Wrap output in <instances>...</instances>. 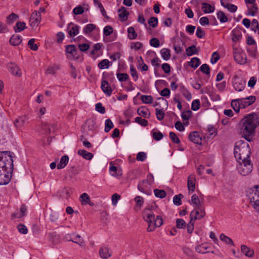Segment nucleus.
<instances>
[{"label":"nucleus","mask_w":259,"mask_h":259,"mask_svg":"<svg viewBox=\"0 0 259 259\" xmlns=\"http://www.w3.org/2000/svg\"><path fill=\"white\" fill-rule=\"evenodd\" d=\"M148 24L152 27H156L158 25V19L154 17L150 18L148 20Z\"/></svg>","instance_id":"338daca9"},{"label":"nucleus","mask_w":259,"mask_h":259,"mask_svg":"<svg viewBox=\"0 0 259 259\" xmlns=\"http://www.w3.org/2000/svg\"><path fill=\"white\" fill-rule=\"evenodd\" d=\"M17 228L18 231L21 234H26L28 232V230L26 227L23 224H19Z\"/></svg>","instance_id":"69168bd1"},{"label":"nucleus","mask_w":259,"mask_h":259,"mask_svg":"<svg viewBox=\"0 0 259 259\" xmlns=\"http://www.w3.org/2000/svg\"><path fill=\"white\" fill-rule=\"evenodd\" d=\"M8 67L11 73L15 76L20 77L22 75V72L18 65L15 63L10 62L8 64Z\"/></svg>","instance_id":"ddd939ff"},{"label":"nucleus","mask_w":259,"mask_h":259,"mask_svg":"<svg viewBox=\"0 0 259 259\" xmlns=\"http://www.w3.org/2000/svg\"><path fill=\"white\" fill-rule=\"evenodd\" d=\"M247 52L248 55L252 58H256L257 55V51L256 46H249L247 48Z\"/></svg>","instance_id":"7c9ffc66"},{"label":"nucleus","mask_w":259,"mask_h":259,"mask_svg":"<svg viewBox=\"0 0 259 259\" xmlns=\"http://www.w3.org/2000/svg\"><path fill=\"white\" fill-rule=\"evenodd\" d=\"M80 27L72 22L69 23L67 27V32L69 37H73L77 35L79 31Z\"/></svg>","instance_id":"9b49d317"},{"label":"nucleus","mask_w":259,"mask_h":259,"mask_svg":"<svg viewBox=\"0 0 259 259\" xmlns=\"http://www.w3.org/2000/svg\"><path fill=\"white\" fill-rule=\"evenodd\" d=\"M110 174L117 178H120L122 175V169L120 167L112 165L109 168Z\"/></svg>","instance_id":"a211bd4d"},{"label":"nucleus","mask_w":259,"mask_h":259,"mask_svg":"<svg viewBox=\"0 0 259 259\" xmlns=\"http://www.w3.org/2000/svg\"><path fill=\"white\" fill-rule=\"evenodd\" d=\"M143 217L144 220L148 223L147 228L148 232H152L156 227H159L163 224L161 217L157 215L155 218L154 210L152 209H145L143 212Z\"/></svg>","instance_id":"7ed1b4c3"},{"label":"nucleus","mask_w":259,"mask_h":259,"mask_svg":"<svg viewBox=\"0 0 259 259\" xmlns=\"http://www.w3.org/2000/svg\"><path fill=\"white\" fill-rule=\"evenodd\" d=\"M200 70L204 73H205L207 75L210 74V68L209 66L206 64H202L200 67Z\"/></svg>","instance_id":"774afa93"},{"label":"nucleus","mask_w":259,"mask_h":259,"mask_svg":"<svg viewBox=\"0 0 259 259\" xmlns=\"http://www.w3.org/2000/svg\"><path fill=\"white\" fill-rule=\"evenodd\" d=\"M156 115L158 120H161L164 118V112L162 109H156Z\"/></svg>","instance_id":"e2e57ef3"},{"label":"nucleus","mask_w":259,"mask_h":259,"mask_svg":"<svg viewBox=\"0 0 259 259\" xmlns=\"http://www.w3.org/2000/svg\"><path fill=\"white\" fill-rule=\"evenodd\" d=\"M251 29L254 32H257L259 34V25L258 21L256 19H253L251 25Z\"/></svg>","instance_id":"680f3d73"},{"label":"nucleus","mask_w":259,"mask_h":259,"mask_svg":"<svg viewBox=\"0 0 259 259\" xmlns=\"http://www.w3.org/2000/svg\"><path fill=\"white\" fill-rule=\"evenodd\" d=\"M232 35V41L234 42L239 41L242 38V33L241 28L239 27L235 28L231 32Z\"/></svg>","instance_id":"dca6fc26"},{"label":"nucleus","mask_w":259,"mask_h":259,"mask_svg":"<svg viewBox=\"0 0 259 259\" xmlns=\"http://www.w3.org/2000/svg\"><path fill=\"white\" fill-rule=\"evenodd\" d=\"M160 54L162 58L165 60H168L170 59L171 55L170 50L166 48H163L160 51Z\"/></svg>","instance_id":"c9c22d12"},{"label":"nucleus","mask_w":259,"mask_h":259,"mask_svg":"<svg viewBox=\"0 0 259 259\" xmlns=\"http://www.w3.org/2000/svg\"><path fill=\"white\" fill-rule=\"evenodd\" d=\"M183 45V41L180 38L175 41L174 48L177 53H180L182 51Z\"/></svg>","instance_id":"393cba45"},{"label":"nucleus","mask_w":259,"mask_h":259,"mask_svg":"<svg viewBox=\"0 0 259 259\" xmlns=\"http://www.w3.org/2000/svg\"><path fill=\"white\" fill-rule=\"evenodd\" d=\"M240 99H235L233 100L231 102V107L234 110V111L238 113L240 111V109L241 108V104H240V102L239 101Z\"/></svg>","instance_id":"473e14b6"},{"label":"nucleus","mask_w":259,"mask_h":259,"mask_svg":"<svg viewBox=\"0 0 259 259\" xmlns=\"http://www.w3.org/2000/svg\"><path fill=\"white\" fill-rule=\"evenodd\" d=\"M84 10L87 11L88 9L85 7H82L79 5L73 9V13L75 15H80L83 13Z\"/></svg>","instance_id":"79ce46f5"},{"label":"nucleus","mask_w":259,"mask_h":259,"mask_svg":"<svg viewBox=\"0 0 259 259\" xmlns=\"http://www.w3.org/2000/svg\"><path fill=\"white\" fill-rule=\"evenodd\" d=\"M150 185L143 180L139 183L138 188L139 191L146 194H150L151 193Z\"/></svg>","instance_id":"4468645a"},{"label":"nucleus","mask_w":259,"mask_h":259,"mask_svg":"<svg viewBox=\"0 0 259 259\" xmlns=\"http://www.w3.org/2000/svg\"><path fill=\"white\" fill-rule=\"evenodd\" d=\"M19 16L18 15L12 13L7 17V23L8 24H12L14 21L17 20Z\"/></svg>","instance_id":"ea45409f"},{"label":"nucleus","mask_w":259,"mask_h":259,"mask_svg":"<svg viewBox=\"0 0 259 259\" xmlns=\"http://www.w3.org/2000/svg\"><path fill=\"white\" fill-rule=\"evenodd\" d=\"M78 51L76 49L75 45H69L65 47V55L68 59L74 60L78 59Z\"/></svg>","instance_id":"0eeeda50"},{"label":"nucleus","mask_w":259,"mask_h":259,"mask_svg":"<svg viewBox=\"0 0 259 259\" xmlns=\"http://www.w3.org/2000/svg\"><path fill=\"white\" fill-rule=\"evenodd\" d=\"M205 214V212L203 205L195 207L194 210L190 213V219H192L194 221L200 220L203 218Z\"/></svg>","instance_id":"1a4fd4ad"},{"label":"nucleus","mask_w":259,"mask_h":259,"mask_svg":"<svg viewBox=\"0 0 259 259\" xmlns=\"http://www.w3.org/2000/svg\"><path fill=\"white\" fill-rule=\"evenodd\" d=\"M250 149L248 144L239 141L236 143L234 147V157L237 162H251L250 159Z\"/></svg>","instance_id":"f03ea898"},{"label":"nucleus","mask_w":259,"mask_h":259,"mask_svg":"<svg viewBox=\"0 0 259 259\" xmlns=\"http://www.w3.org/2000/svg\"><path fill=\"white\" fill-rule=\"evenodd\" d=\"M220 238L222 241L225 242L226 243L234 245L232 240L229 237L226 236L225 234H221L220 236Z\"/></svg>","instance_id":"3c124183"},{"label":"nucleus","mask_w":259,"mask_h":259,"mask_svg":"<svg viewBox=\"0 0 259 259\" xmlns=\"http://www.w3.org/2000/svg\"><path fill=\"white\" fill-rule=\"evenodd\" d=\"M253 168L252 163H238L237 169L238 172L242 176H246L250 174Z\"/></svg>","instance_id":"6e6552de"},{"label":"nucleus","mask_w":259,"mask_h":259,"mask_svg":"<svg viewBox=\"0 0 259 259\" xmlns=\"http://www.w3.org/2000/svg\"><path fill=\"white\" fill-rule=\"evenodd\" d=\"M41 128L44 134H49L51 132V128L47 122L42 123Z\"/></svg>","instance_id":"13d9d810"},{"label":"nucleus","mask_w":259,"mask_h":259,"mask_svg":"<svg viewBox=\"0 0 259 259\" xmlns=\"http://www.w3.org/2000/svg\"><path fill=\"white\" fill-rule=\"evenodd\" d=\"M137 113L139 115L145 118H148L150 114L149 110L143 107L138 108Z\"/></svg>","instance_id":"c756f323"},{"label":"nucleus","mask_w":259,"mask_h":259,"mask_svg":"<svg viewBox=\"0 0 259 259\" xmlns=\"http://www.w3.org/2000/svg\"><path fill=\"white\" fill-rule=\"evenodd\" d=\"M196 178L194 174L190 175L188 178L187 186L189 192H193L195 189Z\"/></svg>","instance_id":"2eb2a0df"},{"label":"nucleus","mask_w":259,"mask_h":259,"mask_svg":"<svg viewBox=\"0 0 259 259\" xmlns=\"http://www.w3.org/2000/svg\"><path fill=\"white\" fill-rule=\"evenodd\" d=\"M72 242L78 244L81 246H83L84 245L83 240L81 238L80 236L79 235H76L74 238V240H72Z\"/></svg>","instance_id":"0e129e2a"},{"label":"nucleus","mask_w":259,"mask_h":259,"mask_svg":"<svg viewBox=\"0 0 259 259\" xmlns=\"http://www.w3.org/2000/svg\"><path fill=\"white\" fill-rule=\"evenodd\" d=\"M41 15L40 12L37 11H34L31 15L29 24L32 28L35 27L38 25L40 22Z\"/></svg>","instance_id":"9d476101"},{"label":"nucleus","mask_w":259,"mask_h":259,"mask_svg":"<svg viewBox=\"0 0 259 259\" xmlns=\"http://www.w3.org/2000/svg\"><path fill=\"white\" fill-rule=\"evenodd\" d=\"M13 166V163H2V167L0 170V185H6L9 183Z\"/></svg>","instance_id":"20e7f679"},{"label":"nucleus","mask_w":259,"mask_h":259,"mask_svg":"<svg viewBox=\"0 0 259 259\" xmlns=\"http://www.w3.org/2000/svg\"><path fill=\"white\" fill-rule=\"evenodd\" d=\"M241 250L246 256L248 257H251L254 255V250L245 245H241Z\"/></svg>","instance_id":"b1692460"},{"label":"nucleus","mask_w":259,"mask_h":259,"mask_svg":"<svg viewBox=\"0 0 259 259\" xmlns=\"http://www.w3.org/2000/svg\"><path fill=\"white\" fill-rule=\"evenodd\" d=\"M109 63L108 59H103L98 63V66L101 69H107L109 67Z\"/></svg>","instance_id":"37998d69"},{"label":"nucleus","mask_w":259,"mask_h":259,"mask_svg":"<svg viewBox=\"0 0 259 259\" xmlns=\"http://www.w3.org/2000/svg\"><path fill=\"white\" fill-rule=\"evenodd\" d=\"M14 153L10 151L0 152V160H3L6 158L7 162H13Z\"/></svg>","instance_id":"412c9836"},{"label":"nucleus","mask_w":259,"mask_h":259,"mask_svg":"<svg viewBox=\"0 0 259 259\" xmlns=\"http://www.w3.org/2000/svg\"><path fill=\"white\" fill-rule=\"evenodd\" d=\"M186 52L188 56H192V55L197 53V51L195 46H191L189 47L186 49Z\"/></svg>","instance_id":"052dcab7"},{"label":"nucleus","mask_w":259,"mask_h":259,"mask_svg":"<svg viewBox=\"0 0 259 259\" xmlns=\"http://www.w3.org/2000/svg\"><path fill=\"white\" fill-rule=\"evenodd\" d=\"M234 60L238 64H244L247 63L246 54L239 45L235 44L232 46Z\"/></svg>","instance_id":"423d86ee"},{"label":"nucleus","mask_w":259,"mask_h":259,"mask_svg":"<svg viewBox=\"0 0 259 259\" xmlns=\"http://www.w3.org/2000/svg\"><path fill=\"white\" fill-rule=\"evenodd\" d=\"M208 246L206 243H203L200 245H197L195 247L196 251L198 253H204L206 252Z\"/></svg>","instance_id":"a19ab883"},{"label":"nucleus","mask_w":259,"mask_h":259,"mask_svg":"<svg viewBox=\"0 0 259 259\" xmlns=\"http://www.w3.org/2000/svg\"><path fill=\"white\" fill-rule=\"evenodd\" d=\"M245 86V81L242 80H238L235 81L233 83V87L234 89L238 92L243 91Z\"/></svg>","instance_id":"5701e85b"},{"label":"nucleus","mask_w":259,"mask_h":259,"mask_svg":"<svg viewBox=\"0 0 259 259\" xmlns=\"http://www.w3.org/2000/svg\"><path fill=\"white\" fill-rule=\"evenodd\" d=\"M176 227L178 229L185 228L186 227V223L184 220L177 219L176 220Z\"/></svg>","instance_id":"4d7b16f0"},{"label":"nucleus","mask_w":259,"mask_h":259,"mask_svg":"<svg viewBox=\"0 0 259 259\" xmlns=\"http://www.w3.org/2000/svg\"><path fill=\"white\" fill-rule=\"evenodd\" d=\"M96 28V25L93 24H88L83 29V32L88 34L92 32Z\"/></svg>","instance_id":"58836bf2"},{"label":"nucleus","mask_w":259,"mask_h":259,"mask_svg":"<svg viewBox=\"0 0 259 259\" xmlns=\"http://www.w3.org/2000/svg\"><path fill=\"white\" fill-rule=\"evenodd\" d=\"M154 193L155 196L158 198H163L166 196V192L163 190L154 189Z\"/></svg>","instance_id":"09e8293b"},{"label":"nucleus","mask_w":259,"mask_h":259,"mask_svg":"<svg viewBox=\"0 0 259 259\" xmlns=\"http://www.w3.org/2000/svg\"><path fill=\"white\" fill-rule=\"evenodd\" d=\"M259 125V118L256 114L250 113L242 118L240 123V133L247 141H251L255 130Z\"/></svg>","instance_id":"f257e3e1"},{"label":"nucleus","mask_w":259,"mask_h":259,"mask_svg":"<svg viewBox=\"0 0 259 259\" xmlns=\"http://www.w3.org/2000/svg\"><path fill=\"white\" fill-rule=\"evenodd\" d=\"M217 17L221 23H225L228 21V17L223 11H219L217 13Z\"/></svg>","instance_id":"de8ad7c7"},{"label":"nucleus","mask_w":259,"mask_h":259,"mask_svg":"<svg viewBox=\"0 0 259 259\" xmlns=\"http://www.w3.org/2000/svg\"><path fill=\"white\" fill-rule=\"evenodd\" d=\"M259 186L256 185L249 191L248 194L249 204L259 212Z\"/></svg>","instance_id":"39448f33"},{"label":"nucleus","mask_w":259,"mask_h":259,"mask_svg":"<svg viewBox=\"0 0 259 259\" xmlns=\"http://www.w3.org/2000/svg\"><path fill=\"white\" fill-rule=\"evenodd\" d=\"M191 203L194 207H198L203 205L202 202H201L198 196L196 194H193L191 197Z\"/></svg>","instance_id":"2f4dec72"},{"label":"nucleus","mask_w":259,"mask_h":259,"mask_svg":"<svg viewBox=\"0 0 259 259\" xmlns=\"http://www.w3.org/2000/svg\"><path fill=\"white\" fill-rule=\"evenodd\" d=\"M130 71H131V75L133 77L134 80L135 81H137L139 78V76H138L137 71L136 69L135 68L133 65H130Z\"/></svg>","instance_id":"864d4df0"},{"label":"nucleus","mask_w":259,"mask_h":259,"mask_svg":"<svg viewBox=\"0 0 259 259\" xmlns=\"http://www.w3.org/2000/svg\"><path fill=\"white\" fill-rule=\"evenodd\" d=\"M113 122L110 119H108L105 120L104 129L105 132H109L110 130L113 127Z\"/></svg>","instance_id":"8fccbe9b"},{"label":"nucleus","mask_w":259,"mask_h":259,"mask_svg":"<svg viewBox=\"0 0 259 259\" xmlns=\"http://www.w3.org/2000/svg\"><path fill=\"white\" fill-rule=\"evenodd\" d=\"M99 255L101 258L106 259L111 256V253L107 246H103L99 250Z\"/></svg>","instance_id":"6ab92c4d"},{"label":"nucleus","mask_w":259,"mask_h":259,"mask_svg":"<svg viewBox=\"0 0 259 259\" xmlns=\"http://www.w3.org/2000/svg\"><path fill=\"white\" fill-rule=\"evenodd\" d=\"M189 140L197 144H201L202 139L200 134L197 132L190 133L189 136Z\"/></svg>","instance_id":"f3484780"},{"label":"nucleus","mask_w":259,"mask_h":259,"mask_svg":"<svg viewBox=\"0 0 259 259\" xmlns=\"http://www.w3.org/2000/svg\"><path fill=\"white\" fill-rule=\"evenodd\" d=\"M26 28V24L24 22H18L14 27V30L16 32H20L24 30Z\"/></svg>","instance_id":"72a5a7b5"},{"label":"nucleus","mask_w":259,"mask_h":259,"mask_svg":"<svg viewBox=\"0 0 259 259\" xmlns=\"http://www.w3.org/2000/svg\"><path fill=\"white\" fill-rule=\"evenodd\" d=\"M239 99L241 108H245L253 104L255 101L256 98L254 96H250L244 98H240Z\"/></svg>","instance_id":"f8f14e48"},{"label":"nucleus","mask_w":259,"mask_h":259,"mask_svg":"<svg viewBox=\"0 0 259 259\" xmlns=\"http://www.w3.org/2000/svg\"><path fill=\"white\" fill-rule=\"evenodd\" d=\"M116 76L118 80L120 82L126 81L129 78V76L126 73H117Z\"/></svg>","instance_id":"603ef678"},{"label":"nucleus","mask_w":259,"mask_h":259,"mask_svg":"<svg viewBox=\"0 0 259 259\" xmlns=\"http://www.w3.org/2000/svg\"><path fill=\"white\" fill-rule=\"evenodd\" d=\"M128 37L130 39H135L137 36V33L134 27H130L127 29Z\"/></svg>","instance_id":"c03bdc74"},{"label":"nucleus","mask_w":259,"mask_h":259,"mask_svg":"<svg viewBox=\"0 0 259 259\" xmlns=\"http://www.w3.org/2000/svg\"><path fill=\"white\" fill-rule=\"evenodd\" d=\"M101 89L103 92L107 96H110L112 93V90L106 80H103L101 83Z\"/></svg>","instance_id":"aec40b11"},{"label":"nucleus","mask_w":259,"mask_h":259,"mask_svg":"<svg viewBox=\"0 0 259 259\" xmlns=\"http://www.w3.org/2000/svg\"><path fill=\"white\" fill-rule=\"evenodd\" d=\"M80 200L82 205L90 204L91 200L90 196L86 193H83L80 195Z\"/></svg>","instance_id":"e433bc0d"},{"label":"nucleus","mask_w":259,"mask_h":259,"mask_svg":"<svg viewBox=\"0 0 259 259\" xmlns=\"http://www.w3.org/2000/svg\"><path fill=\"white\" fill-rule=\"evenodd\" d=\"M183 197L182 194H180L175 195L173 198V202L176 205H180L182 204L181 199Z\"/></svg>","instance_id":"bf43d9fd"},{"label":"nucleus","mask_w":259,"mask_h":259,"mask_svg":"<svg viewBox=\"0 0 259 259\" xmlns=\"http://www.w3.org/2000/svg\"><path fill=\"white\" fill-rule=\"evenodd\" d=\"M247 8L248 9V14L252 16L255 15L258 10L256 5L255 3L250 5H248Z\"/></svg>","instance_id":"4c0bfd02"},{"label":"nucleus","mask_w":259,"mask_h":259,"mask_svg":"<svg viewBox=\"0 0 259 259\" xmlns=\"http://www.w3.org/2000/svg\"><path fill=\"white\" fill-rule=\"evenodd\" d=\"M141 99L143 103L145 104H150L152 103L153 98L151 96L142 95Z\"/></svg>","instance_id":"6e6d98bb"},{"label":"nucleus","mask_w":259,"mask_h":259,"mask_svg":"<svg viewBox=\"0 0 259 259\" xmlns=\"http://www.w3.org/2000/svg\"><path fill=\"white\" fill-rule=\"evenodd\" d=\"M200 60L196 57L192 58L189 63V65L194 68H196L200 65Z\"/></svg>","instance_id":"49530a36"},{"label":"nucleus","mask_w":259,"mask_h":259,"mask_svg":"<svg viewBox=\"0 0 259 259\" xmlns=\"http://www.w3.org/2000/svg\"><path fill=\"white\" fill-rule=\"evenodd\" d=\"M28 118L27 116H24L20 117L17 119L15 122V125L17 127H21L27 124Z\"/></svg>","instance_id":"4be33fe9"},{"label":"nucleus","mask_w":259,"mask_h":259,"mask_svg":"<svg viewBox=\"0 0 259 259\" xmlns=\"http://www.w3.org/2000/svg\"><path fill=\"white\" fill-rule=\"evenodd\" d=\"M118 16L122 21L127 19L129 13L124 7L118 10Z\"/></svg>","instance_id":"c85d7f7f"},{"label":"nucleus","mask_w":259,"mask_h":259,"mask_svg":"<svg viewBox=\"0 0 259 259\" xmlns=\"http://www.w3.org/2000/svg\"><path fill=\"white\" fill-rule=\"evenodd\" d=\"M78 154L88 160H91L93 157V154L85 150H79L78 151Z\"/></svg>","instance_id":"bb28decb"},{"label":"nucleus","mask_w":259,"mask_h":259,"mask_svg":"<svg viewBox=\"0 0 259 259\" xmlns=\"http://www.w3.org/2000/svg\"><path fill=\"white\" fill-rule=\"evenodd\" d=\"M22 40V39L21 36L14 34L10 39V43L13 46H18L21 44Z\"/></svg>","instance_id":"a878e982"},{"label":"nucleus","mask_w":259,"mask_h":259,"mask_svg":"<svg viewBox=\"0 0 259 259\" xmlns=\"http://www.w3.org/2000/svg\"><path fill=\"white\" fill-rule=\"evenodd\" d=\"M180 91L183 96L187 99L189 100L191 98L192 96L191 93L188 91V90L181 83L179 84Z\"/></svg>","instance_id":"f704fd0d"},{"label":"nucleus","mask_w":259,"mask_h":259,"mask_svg":"<svg viewBox=\"0 0 259 259\" xmlns=\"http://www.w3.org/2000/svg\"><path fill=\"white\" fill-rule=\"evenodd\" d=\"M194 222L195 221L192 220V219H190L189 223L187 224V225H186L187 232L189 234H191L194 230Z\"/></svg>","instance_id":"5fc2aeb1"},{"label":"nucleus","mask_w":259,"mask_h":259,"mask_svg":"<svg viewBox=\"0 0 259 259\" xmlns=\"http://www.w3.org/2000/svg\"><path fill=\"white\" fill-rule=\"evenodd\" d=\"M27 210L26 206L24 205H23L21 207L20 211L14 213L13 215L18 218H21L25 215V213Z\"/></svg>","instance_id":"a18cd8bd"},{"label":"nucleus","mask_w":259,"mask_h":259,"mask_svg":"<svg viewBox=\"0 0 259 259\" xmlns=\"http://www.w3.org/2000/svg\"><path fill=\"white\" fill-rule=\"evenodd\" d=\"M202 10L204 13H212L214 11V7L211 6L210 4L206 3L202 4Z\"/></svg>","instance_id":"cd10ccee"}]
</instances>
